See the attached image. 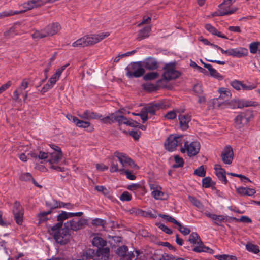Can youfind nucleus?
Returning <instances> with one entry per match:
<instances>
[{
	"mask_svg": "<svg viewBox=\"0 0 260 260\" xmlns=\"http://www.w3.org/2000/svg\"><path fill=\"white\" fill-rule=\"evenodd\" d=\"M114 156L116 157L120 162L121 168H119L117 160L113 158L111 162L110 172L111 173L119 172L122 174L124 168L130 167L132 168L139 169V167L128 156L123 153L116 151L114 153Z\"/></svg>",
	"mask_w": 260,
	"mask_h": 260,
	"instance_id": "1",
	"label": "nucleus"
},
{
	"mask_svg": "<svg viewBox=\"0 0 260 260\" xmlns=\"http://www.w3.org/2000/svg\"><path fill=\"white\" fill-rule=\"evenodd\" d=\"M47 228L48 233L53 236L57 243L64 245L70 241L71 234L68 221L64 224L63 228L53 230L52 226H48Z\"/></svg>",
	"mask_w": 260,
	"mask_h": 260,
	"instance_id": "2",
	"label": "nucleus"
},
{
	"mask_svg": "<svg viewBox=\"0 0 260 260\" xmlns=\"http://www.w3.org/2000/svg\"><path fill=\"white\" fill-rule=\"evenodd\" d=\"M60 25L57 23H52L48 25L41 30H36L31 35L34 39H42L48 36H52L57 34L60 29Z\"/></svg>",
	"mask_w": 260,
	"mask_h": 260,
	"instance_id": "3",
	"label": "nucleus"
},
{
	"mask_svg": "<svg viewBox=\"0 0 260 260\" xmlns=\"http://www.w3.org/2000/svg\"><path fill=\"white\" fill-rule=\"evenodd\" d=\"M126 75L128 78H139L144 75L145 71L141 61L132 62L126 68Z\"/></svg>",
	"mask_w": 260,
	"mask_h": 260,
	"instance_id": "4",
	"label": "nucleus"
},
{
	"mask_svg": "<svg viewBox=\"0 0 260 260\" xmlns=\"http://www.w3.org/2000/svg\"><path fill=\"white\" fill-rule=\"evenodd\" d=\"M182 135H170L164 143L165 149L169 152L175 151L177 147L182 145Z\"/></svg>",
	"mask_w": 260,
	"mask_h": 260,
	"instance_id": "5",
	"label": "nucleus"
},
{
	"mask_svg": "<svg viewBox=\"0 0 260 260\" xmlns=\"http://www.w3.org/2000/svg\"><path fill=\"white\" fill-rule=\"evenodd\" d=\"M175 62L166 64L163 68L165 72L162 75L163 80L169 81L178 78L181 75L180 72L175 70Z\"/></svg>",
	"mask_w": 260,
	"mask_h": 260,
	"instance_id": "6",
	"label": "nucleus"
},
{
	"mask_svg": "<svg viewBox=\"0 0 260 260\" xmlns=\"http://www.w3.org/2000/svg\"><path fill=\"white\" fill-rule=\"evenodd\" d=\"M13 213L14 219L18 225H21L23 223L24 211L22 206L18 201H15L13 205Z\"/></svg>",
	"mask_w": 260,
	"mask_h": 260,
	"instance_id": "7",
	"label": "nucleus"
},
{
	"mask_svg": "<svg viewBox=\"0 0 260 260\" xmlns=\"http://www.w3.org/2000/svg\"><path fill=\"white\" fill-rule=\"evenodd\" d=\"M167 107H168V106L164 102H153L148 104L147 106L143 108V109L146 110L148 113L152 115H155L156 114V111H158L159 109H166Z\"/></svg>",
	"mask_w": 260,
	"mask_h": 260,
	"instance_id": "8",
	"label": "nucleus"
},
{
	"mask_svg": "<svg viewBox=\"0 0 260 260\" xmlns=\"http://www.w3.org/2000/svg\"><path fill=\"white\" fill-rule=\"evenodd\" d=\"M109 35L108 32L85 36L87 46L93 45Z\"/></svg>",
	"mask_w": 260,
	"mask_h": 260,
	"instance_id": "9",
	"label": "nucleus"
},
{
	"mask_svg": "<svg viewBox=\"0 0 260 260\" xmlns=\"http://www.w3.org/2000/svg\"><path fill=\"white\" fill-rule=\"evenodd\" d=\"M184 146L187 147V153L189 157L196 155L200 149V144L198 141H193L189 144L186 141L184 143Z\"/></svg>",
	"mask_w": 260,
	"mask_h": 260,
	"instance_id": "10",
	"label": "nucleus"
},
{
	"mask_svg": "<svg viewBox=\"0 0 260 260\" xmlns=\"http://www.w3.org/2000/svg\"><path fill=\"white\" fill-rule=\"evenodd\" d=\"M143 68L148 70H155L158 69L159 65L156 59L152 57H149L141 61Z\"/></svg>",
	"mask_w": 260,
	"mask_h": 260,
	"instance_id": "11",
	"label": "nucleus"
},
{
	"mask_svg": "<svg viewBox=\"0 0 260 260\" xmlns=\"http://www.w3.org/2000/svg\"><path fill=\"white\" fill-rule=\"evenodd\" d=\"M222 161L225 164H231L233 159V149L230 146H226L221 155Z\"/></svg>",
	"mask_w": 260,
	"mask_h": 260,
	"instance_id": "12",
	"label": "nucleus"
},
{
	"mask_svg": "<svg viewBox=\"0 0 260 260\" xmlns=\"http://www.w3.org/2000/svg\"><path fill=\"white\" fill-rule=\"evenodd\" d=\"M95 260H108L110 254L109 247H99L96 250Z\"/></svg>",
	"mask_w": 260,
	"mask_h": 260,
	"instance_id": "13",
	"label": "nucleus"
},
{
	"mask_svg": "<svg viewBox=\"0 0 260 260\" xmlns=\"http://www.w3.org/2000/svg\"><path fill=\"white\" fill-rule=\"evenodd\" d=\"M248 54V49L245 48L239 47L237 48L229 49V56L233 57H241L247 56Z\"/></svg>",
	"mask_w": 260,
	"mask_h": 260,
	"instance_id": "14",
	"label": "nucleus"
},
{
	"mask_svg": "<svg viewBox=\"0 0 260 260\" xmlns=\"http://www.w3.org/2000/svg\"><path fill=\"white\" fill-rule=\"evenodd\" d=\"M87 219H80L78 221L71 220L69 222V227L73 231H77L82 229L84 227L85 225L87 224Z\"/></svg>",
	"mask_w": 260,
	"mask_h": 260,
	"instance_id": "15",
	"label": "nucleus"
},
{
	"mask_svg": "<svg viewBox=\"0 0 260 260\" xmlns=\"http://www.w3.org/2000/svg\"><path fill=\"white\" fill-rule=\"evenodd\" d=\"M163 82V79H159L157 81L156 84L152 83H144L143 84V88L144 90L148 91V92H152L153 91H156L159 89V88L162 87V83Z\"/></svg>",
	"mask_w": 260,
	"mask_h": 260,
	"instance_id": "16",
	"label": "nucleus"
},
{
	"mask_svg": "<svg viewBox=\"0 0 260 260\" xmlns=\"http://www.w3.org/2000/svg\"><path fill=\"white\" fill-rule=\"evenodd\" d=\"M58 149L57 152H52L50 153V158L48 160V162L50 164H57L61 159L62 157V153L61 148L59 147H56Z\"/></svg>",
	"mask_w": 260,
	"mask_h": 260,
	"instance_id": "17",
	"label": "nucleus"
},
{
	"mask_svg": "<svg viewBox=\"0 0 260 260\" xmlns=\"http://www.w3.org/2000/svg\"><path fill=\"white\" fill-rule=\"evenodd\" d=\"M178 119L181 128L183 131L187 129L189 127L188 123L191 120V116L189 114H180Z\"/></svg>",
	"mask_w": 260,
	"mask_h": 260,
	"instance_id": "18",
	"label": "nucleus"
},
{
	"mask_svg": "<svg viewBox=\"0 0 260 260\" xmlns=\"http://www.w3.org/2000/svg\"><path fill=\"white\" fill-rule=\"evenodd\" d=\"M205 215L208 217L212 219L213 220H214V224L217 225H221L220 223H221L222 222H226L228 220V218H229V217L228 216H225L221 215H217L210 213H205Z\"/></svg>",
	"mask_w": 260,
	"mask_h": 260,
	"instance_id": "19",
	"label": "nucleus"
},
{
	"mask_svg": "<svg viewBox=\"0 0 260 260\" xmlns=\"http://www.w3.org/2000/svg\"><path fill=\"white\" fill-rule=\"evenodd\" d=\"M192 250L196 253L206 252L211 254L214 253V250L209 247L205 246L202 241L199 245L194 246Z\"/></svg>",
	"mask_w": 260,
	"mask_h": 260,
	"instance_id": "20",
	"label": "nucleus"
},
{
	"mask_svg": "<svg viewBox=\"0 0 260 260\" xmlns=\"http://www.w3.org/2000/svg\"><path fill=\"white\" fill-rule=\"evenodd\" d=\"M68 213V212L64 211H61V213L57 216V221L58 222L52 226L53 230H56L57 228L62 227L63 221L69 218Z\"/></svg>",
	"mask_w": 260,
	"mask_h": 260,
	"instance_id": "21",
	"label": "nucleus"
},
{
	"mask_svg": "<svg viewBox=\"0 0 260 260\" xmlns=\"http://www.w3.org/2000/svg\"><path fill=\"white\" fill-rule=\"evenodd\" d=\"M95 253L96 250L91 248H88L83 251L81 255V257L84 260H90L91 259L95 260Z\"/></svg>",
	"mask_w": 260,
	"mask_h": 260,
	"instance_id": "22",
	"label": "nucleus"
},
{
	"mask_svg": "<svg viewBox=\"0 0 260 260\" xmlns=\"http://www.w3.org/2000/svg\"><path fill=\"white\" fill-rule=\"evenodd\" d=\"M151 30V27L150 26L144 27L143 29L138 31L137 40L141 41L146 38H148L150 35V32Z\"/></svg>",
	"mask_w": 260,
	"mask_h": 260,
	"instance_id": "23",
	"label": "nucleus"
},
{
	"mask_svg": "<svg viewBox=\"0 0 260 260\" xmlns=\"http://www.w3.org/2000/svg\"><path fill=\"white\" fill-rule=\"evenodd\" d=\"M212 104L213 108H225L226 107V99L222 100L219 96L218 98H214L212 100Z\"/></svg>",
	"mask_w": 260,
	"mask_h": 260,
	"instance_id": "24",
	"label": "nucleus"
},
{
	"mask_svg": "<svg viewBox=\"0 0 260 260\" xmlns=\"http://www.w3.org/2000/svg\"><path fill=\"white\" fill-rule=\"evenodd\" d=\"M75 125L79 127L86 128L88 132H92L94 130L93 126L91 125L89 121H83L78 119L77 122L75 123Z\"/></svg>",
	"mask_w": 260,
	"mask_h": 260,
	"instance_id": "25",
	"label": "nucleus"
},
{
	"mask_svg": "<svg viewBox=\"0 0 260 260\" xmlns=\"http://www.w3.org/2000/svg\"><path fill=\"white\" fill-rule=\"evenodd\" d=\"M42 0H30L24 4V7L28 10L43 6Z\"/></svg>",
	"mask_w": 260,
	"mask_h": 260,
	"instance_id": "26",
	"label": "nucleus"
},
{
	"mask_svg": "<svg viewBox=\"0 0 260 260\" xmlns=\"http://www.w3.org/2000/svg\"><path fill=\"white\" fill-rule=\"evenodd\" d=\"M246 119L242 116L241 113L237 115L234 119L235 127L238 129L243 127L245 124L248 123L246 122Z\"/></svg>",
	"mask_w": 260,
	"mask_h": 260,
	"instance_id": "27",
	"label": "nucleus"
},
{
	"mask_svg": "<svg viewBox=\"0 0 260 260\" xmlns=\"http://www.w3.org/2000/svg\"><path fill=\"white\" fill-rule=\"evenodd\" d=\"M92 244L93 246L103 248L107 245V241L100 237H95L93 238Z\"/></svg>",
	"mask_w": 260,
	"mask_h": 260,
	"instance_id": "28",
	"label": "nucleus"
},
{
	"mask_svg": "<svg viewBox=\"0 0 260 260\" xmlns=\"http://www.w3.org/2000/svg\"><path fill=\"white\" fill-rule=\"evenodd\" d=\"M95 189L99 192H101L103 195L108 198L109 199H112L113 198V196L109 190L106 188L105 186L102 185H97L95 186Z\"/></svg>",
	"mask_w": 260,
	"mask_h": 260,
	"instance_id": "29",
	"label": "nucleus"
},
{
	"mask_svg": "<svg viewBox=\"0 0 260 260\" xmlns=\"http://www.w3.org/2000/svg\"><path fill=\"white\" fill-rule=\"evenodd\" d=\"M188 241L191 244L199 245L201 241H202L200 236L196 232L192 233L188 238Z\"/></svg>",
	"mask_w": 260,
	"mask_h": 260,
	"instance_id": "30",
	"label": "nucleus"
},
{
	"mask_svg": "<svg viewBox=\"0 0 260 260\" xmlns=\"http://www.w3.org/2000/svg\"><path fill=\"white\" fill-rule=\"evenodd\" d=\"M121 113L120 110H118L115 112L114 122H117L119 126L122 124H124V122L126 123L127 117L123 115H120L118 114Z\"/></svg>",
	"mask_w": 260,
	"mask_h": 260,
	"instance_id": "31",
	"label": "nucleus"
},
{
	"mask_svg": "<svg viewBox=\"0 0 260 260\" xmlns=\"http://www.w3.org/2000/svg\"><path fill=\"white\" fill-rule=\"evenodd\" d=\"M237 10L236 8H233L231 10H228V9H225L224 8V9H221L219 10V12H215L213 13L212 16H224V15H228L231 14H233L235 13Z\"/></svg>",
	"mask_w": 260,
	"mask_h": 260,
	"instance_id": "32",
	"label": "nucleus"
},
{
	"mask_svg": "<svg viewBox=\"0 0 260 260\" xmlns=\"http://www.w3.org/2000/svg\"><path fill=\"white\" fill-rule=\"evenodd\" d=\"M115 112L110 114L108 116L105 117H102L100 120L101 122L106 124H111L114 123Z\"/></svg>",
	"mask_w": 260,
	"mask_h": 260,
	"instance_id": "33",
	"label": "nucleus"
},
{
	"mask_svg": "<svg viewBox=\"0 0 260 260\" xmlns=\"http://www.w3.org/2000/svg\"><path fill=\"white\" fill-rule=\"evenodd\" d=\"M72 46L80 48L87 47L85 36L74 42L72 44Z\"/></svg>",
	"mask_w": 260,
	"mask_h": 260,
	"instance_id": "34",
	"label": "nucleus"
},
{
	"mask_svg": "<svg viewBox=\"0 0 260 260\" xmlns=\"http://www.w3.org/2000/svg\"><path fill=\"white\" fill-rule=\"evenodd\" d=\"M51 213V211L39 213L37 215L39 218V224L47 221L49 220V218L47 217V215L50 214Z\"/></svg>",
	"mask_w": 260,
	"mask_h": 260,
	"instance_id": "35",
	"label": "nucleus"
},
{
	"mask_svg": "<svg viewBox=\"0 0 260 260\" xmlns=\"http://www.w3.org/2000/svg\"><path fill=\"white\" fill-rule=\"evenodd\" d=\"M128 247L126 245H122L117 248L116 250L117 254L122 257H126L128 251Z\"/></svg>",
	"mask_w": 260,
	"mask_h": 260,
	"instance_id": "36",
	"label": "nucleus"
},
{
	"mask_svg": "<svg viewBox=\"0 0 260 260\" xmlns=\"http://www.w3.org/2000/svg\"><path fill=\"white\" fill-rule=\"evenodd\" d=\"M215 174L218 179L220 180L223 184H227L228 180L225 176L226 172L225 169H220V171H219L218 172H216Z\"/></svg>",
	"mask_w": 260,
	"mask_h": 260,
	"instance_id": "37",
	"label": "nucleus"
},
{
	"mask_svg": "<svg viewBox=\"0 0 260 260\" xmlns=\"http://www.w3.org/2000/svg\"><path fill=\"white\" fill-rule=\"evenodd\" d=\"M219 92L220 93L219 97L222 98V100L226 99V101L232 95L230 91L223 87L219 88Z\"/></svg>",
	"mask_w": 260,
	"mask_h": 260,
	"instance_id": "38",
	"label": "nucleus"
},
{
	"mask_svg": "<svg viewBox=\"0 0 260 260\" xmlns=\"http://www.w3.org/2000/svg\"><path fill=\"white\" fill-rule=\"evenodd\" d=\"M174 161L176 164L173 165L172 167L173 168L182 167L184 164L183 159L178 155L174 156Z\"/></svg>",
	"mask_w": 260,
	"mask_h": 260,
	"instance_id": "39",
	"label": "nucleus"
},
{
	"mask_svg": "<svg viewBox=\"0 0 260 260\" xmlns=\"http://www.w3.org/2000/svg\"><path fill=\"white\" fill-rule=\"evenodd\" d=\"M229 219H230L232 221H234L237 222H242L243 223H251L252 220L248 217L246 216H242L240 218H237L236 217H229Z\"/></svg>",
	"mask_w": 260,
	"mask_h": 260,
	"instance_id": "40",
	"label": "nucleus"
},
{
	"mask_svg": "<svg viewBox=\"0 0 260 260\" xmlns=\"http://www.w3.org/2000/svg\"><path fill=\"white\" fill-rule=\"evenodd\" d=\"M246 249L247 251L254 254H257L259 252L258 246L251 243H248L246 245Z\"/></svg>",
	"mask_w": 260,
	"mask_h": 260,
	"instance_id": "41",
	"label": "nucleus"
},
{
	"mask_svg": "<svg viewBox=\"0 0 260 260\" xmlns=\"http://www.w3.org/2000/svg\"><path fill=\"white\" fill-rule=\"evenodd\" d=\"M229 106L232 109L242 108L241 101L240 100H231V101H227L226 107Z\"/></svg>",
	"mask_w": 260,
	"mask_h": 260,
	"instance_id": "42",
	"label": "nucleus"
},
{
	"mask_svg": "<svg viewBox=\"0 0 260 260\" xmlns=\"http://www.w3.org/2000/svg\"><path fill=\"white\" fill-rule=\"evenodd\" d=\"M25 11H13L12 10H10L9 11H4L2 13H0V19L5 17L11 16L16 14H19L23 13Z\"/></svg>",
	"mask_w": 260,
	"mask_h": 260,
	"instance_id": "43",
	"label": "nucleus"
},
{
	"mask_svg": "<svg viewBox=\"0 0 260 260\" xmlns=\"http://www.w3.org/2000/svg\"><path fill=\"white\" fill-rule=\"evenodd\" d=\"M158 77L159 74L157 72H150L143 76V79L145 81H150L156 79Z\"/></svg>",
	"mask_w": 260,
	"mask_h": 260,
	"instance_id": "44",
	"label": "nucleus"
},
{
	"mask_svg": "<svg viewBox=\"0 0 260 260\" xmlns=\"http://www.w3.org/2000/svg\"><path fill=\"white\" fill-rule=\"evenodd\" d=\"M214 256L218 260H237L236 256L228 254L216 255Z\"/></svg>",
	"mask_w": 260,
	"mask_h": 260,
	"instance_id": "45",
	"label": "nucleus"
},
{
	"mask_svg": "<svg viewBox=\"0 0 260 260\" xmlns=\"http://www.w3.org/2000/svg\"><path fill=\"white\" fill-rule=\"evenodd\" d=\"M213 184L215 185V183L212 181L210 177H206L202 179V186L204 188H210Z\"/></svg>",
	"mask_w": 260,
	"mask_h": 260,
	"instance_id": "46",
	"label": "nucleus"
},
{
	"mask_svg": "<svg viewBox=\"0 0 260 260\" xmlns=\"http://www.w3.org/2000/svg\"><path fill=\"white\" fill-rule=\"evenodd\" d=\"M158 216H159V217H161L162 218H163L164 219H166L168 222L173 223L178 226H180V222H179L174 218L172 217V216H170V215L159 214L158 215Z\"/></svg>",
	"mask_w": 260,
	"mask_h": 260,
	"instance_id": "47",
	"label": "nucleus"
},
{
	"mask_svg": "<svg viewBox=\"0 0 260 260\" xmlns=\"http://www.w3.org/2000/svg\"><path fill=\"white\" fill-rule=\"evenodd\" d=\"M45 205L50 209L48 211H51V213L54 209L58 208L57 200L54 199L52 200L51 202L46 201L45 202Z\"/></svg>",
	"mask_w": 260,
	"mask_h": 260,
	"instance_id": "48",
	"label": "nucleus"
},
{
	"mask_svg": "<svg viewBox=\"0 0 260 260\" xmlns=\"http://www.w3.org/2000/svg\"><path fill=\"white\" fill-rule=\"evenodd\" d=\"M18 33L16 32L15 27H12L8 30L4 32V36L6 39H9L14 37Z\"/></svg>",
	"mask_w": 260,
	"mask_h": 260,
	"instance_id": "49",
	"label": "nucleus"
},
{
	"mask_svg": "<svg viewBox=\"0 0 260 260\" xmlns=\"http://www.w3.org/2000/svg\"><path fill=\"white\" fill-rule=\"evenodd\" d=\"M241 113L246 119L245 121L248 123L253 117V111L250 109H247L245 112Z\"/></svg>",
	"mask_w": 260,
	"mask_h": 260,
	"instance_id": "50",
	"label": "nucleus"
},
{
	"mask_svg": "<svg viewBox=\"0 0 260 260\" xmlns=\"http://www.w3.org/2000/svg\"><path fill=\"white\" fill-rule=\"evenodd\" d=\"M156 225L161 229L164 232L168 235H171L173 233V231L171 229L168 228L165 224L160 222L156 223Z\"/></svg>",
	"mask_w": 260,
	"mask_h": 260,
	"instance_id": "51",
	"label": "nucleus"
},
{
	"mask_svg": "<svg viewBox=\"0 0 260 260\" xmlns=\"http://www.w3.org/2000/svg\"><path fill=\"white\" fill-rule=\"evenodd\" d=\"M235 1L236 0H224L219 6L221 9H224V8H225V9L228 10H231V9H230V6L232 5Z\"/></svg>",
	"mask_w": 260,
	"mask_h": 260,
	"instance_id": "52",
	"label": "nucleus"
},
{
	"mask_svg": "<svg viewBox=\"0 0 260 260\" xmlns=\"http://www.w3.org/2000/svg\"><path fill=\"white\" fill-rule=\"evenodd\" d=\"M260 45V43L259 42H254L251 43L249 45V50L251 53L255 54L256 53L259 49L258 46Z\"/></svg>",
	"mask_w": 260,
	"mask_h": 260,
	"instance_id": "53",
	"label": "nucleus"
},
{
	"mask_svg": "<svg viewBox=\"0 0 260 260\" xmlns=\"http://www.w3.org/2000/svg\"><path fill=\"white\" fill-rule=\"evenodd\" d=\"M194 174L200 177H205L206 175V170L204 169V166H201L195 170Z\"/></svg>",
	"mask_w": 260,
	"mask_h": 260,
	"instance_id": "54",
	"label": "nucleus"
},
{
	"mask_svg": "<svg viewBox=\"0 0 260 260\" xmlns=\"http://www.w3.org/2000/svg\"><path fill=\"white\" fill-rule=\"evenodd\" d=\"M153 197L156 200H164L163 196L164 193L158 190H154L151 193Z\"/></svg>",
	"mask_w": 260,
	"mask_h": 260,
	"instance_id": "55",
	"label": "nucleus"
},
{
	"mask_svg": "<svg viewBox=\"0 0 260 260\" xmlns=\"http://www.w3.org/2000/svg\"><path fill=\"white\" fill-rule=\"evenodd\" d=\"M106 222L105 220L101 219V218H95L94 219L92 220V224L95 226H102L103 227H104V225H105Z\"/></svg>",
	"mask_w": 260,
	"mask_h": 260,
	"instance_id": "56",
	"label": "nucleus"
},
{
	"mask_svg": "<svg viewBox=\"0 0 260 260\" xmlns=\"http://www.w3.org/2000/svg\"><path fill=\"white\" fill-rule=\"evenodd\" d=\"M188 199L190 201V202L197 208H199L202 206L201 202L199 200H198L196 197L189 196Z\"/></svg>",
	"mask_w": 260,
	"mask_h": 260,
	"instance_id": "57",
	"label": "nucleus"
},
{
	"mask_svg": "<svg viewBox=\"0 0 260 260\" xmlns=\"http://www.w3.org/2000/svg\"><path fill=\"white\" fill-rule=\"evenodd\" d=\"M122 201H129L132 200L131 194L126 191H124L119 197Z\"/></svg>",
	"mask_w": 260,
	"mask_h": 260,
	"instance_id": "58",
	"label": "nucleus"
},
{
	"mask_svg": "<svg viewBox=\"0 0 260 260\" xmlns=\"http://www.w3.org/2000/svg\"><path fill=\"white\" fill-rule=\"evenodd\" d=\"M32 178V176L29 173H22L20 176V180L23 181H30L31 180Z\"/></svg>",
	"mask_w": 260,
	"mask_h": 260,
	"instance_id": "59",
	"label": "nucleus"
},
{
	"mask_svg": "<svg viewBox=\"0 0 260 260\" xmlns=\"http://www.w3.org/2000/svg\"><path fill=\"white\" fill-rule=\"evenodd\" d=\"M160 260H187L185 258L177 257L173 255L167 254L165 256H162Z\"/></svg>",
	"mask_w": 260,
	"mask_h": 260,
	"instance_id": "60",
	"label": "nucleus"
},
{
	"mask_svg": "<svg viewBox=\"0 0 260 260\" xmlns=\"http://www.w3.org/2000/svg\"><path fill=\"white\" fill-rule=\"evenodd\" d=\"M243 84L241 81H238V80H234L233 82H231V86L235 88V89L239 90L241 89V87H242L243 88Z\"/></svg>",
	"mask_w": 260,
	"mask_h": 260,
	"instance_id": "61",
	"label": "nucleus"
},
{
	"mask_svg": "<svg viewBox=\"0 0 260 260\" xmlns=\"http://www.w3.org/2000/svg\"><path fill=\"white\" fill-rule=\"evenodd\" d=\"M88 115L89 119H100L102 117L101 114L90 110H89Z\"/></svg>",
	"mask_w": 260,
	"mask_h": 260,
	"instance_id": "62",
	"label": "nucleus"
},
{
	"mask_svg": "<svg viewBox=\"0 0 260 260\" xmlns=\"http://www.w3.org/2000/svg\"><path fill=\"white\" fill-rule=\"evenodd\" d=\"M124 168V171L122 172V174H124L126 175L127 178L131 180H134L136 178V176L132 173V172L127 169Z\"/></svg>",
	"mask_w": 260,
	"mask_h": 260,
	"instance_id": "63",
	"label": "nucleus"
},
{
	"mask_svg": "<svg viewBox=\"0 0 260 260\" xmlns=\"http://www.w3.org/2000/svg\"><path fill=\"white\" fill-rule=\"evenodd\" d=\"M211 76L218 79L219 80H222L223 79V76L221 75L215 69L211 70L210 72Z\"/></svg>",
	"mask_w": 260,
	"mask_h": 260,
	"instance_id": "64",
	"label": "nucleus"
}]
</instances>
